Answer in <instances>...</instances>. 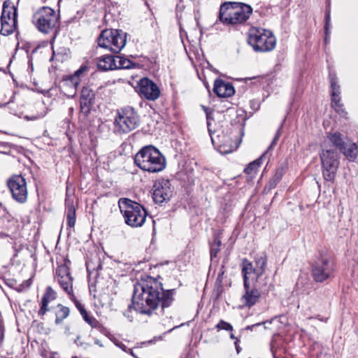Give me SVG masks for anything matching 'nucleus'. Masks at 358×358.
<instances>
[{"label":"nucleus","mask_w":358,"mask_h":358,"mask_svg":"<svg viewBox=\"0 0 358 358\" xmlns=\"http://www.w3.org/2000/svg\"><path fill=\"white\" fill-rule=\"evenodd\" d=\"M86 267L88 273H91V271L94 269V268L92 267L91 263L90 262H86Z\"/></svg>","instance_id":"obj_44"},{"label":"nucleus","mask_w":358,"mask_h":358,"mask_svg":"<svg viewBox=\"0 0 358 358\" xmlns=\"http://www.w3.org/2000/svg\"><path fill=\"white\" fill-rule=\"evenodd\" d=\"M136 90L141 97L147 100L155 101L160 96L159 87L148 78H143L137 83Z\"/></svg>","instance_id":"obj_18"},{"label":"nucleus","mask_w":358,"mask_h":358,"mask_svg":"<svg viewBox=\"0 0 358 358\" xmlns=\"http://www.w3.org/2000/svg\"><path fill=\"white\" fill-rule=\"evenodd\" d=\"M73 358H78V357H73Z\"/></svg>","instance_id":"obj_58"},{"label":"nucleus","mask_w":358,"mask_h":358,"mask_svg":"<svg viewBox=\"0 0 358 358\" xmlns=\"http://www.w3.org/2000/svg\"><path fill=\"white\" fill-rule=\"evenodd\" d=\"M7 186L13 199L20 203L27 200V186L25 178L22 175H13L7 180Z\"/></svg>","instance_id":"obj_16"},{"label":"nucleus","mask_w":358,"mask_h":358,"mask_svg":"<svg viewBox=\"0 0 358 358\" xmlns=\"http://www.w3.org/2000/svg\"><path fill=\"white\" fill-rule=\"evenodd\" d=\"M155 339H158V340H159V339H161V337H158V338L155 337Z\"/></svg>","instance_id":"obj_56"},{"label":"nucleus","mask_w":358,"mask_h":358,"mask_svg":"<svg viewBox=\"0 0 358 358\" xmlns=\"http://www.w3.org/2000/svg\"><path fill=\"white\" fill-rule=\"evenodd\" d=\"M127 34L120 29H105L101 31L97 42L101 48L113 53H119L126 45Z\"/></svg>","instance_id":"obj_9"},{"label":"nucleus","mask_w":358,"mask_h":358,"mask_svg":"<svg viewBox=\"0 0 358 358\" xmlns=\"http://www.w3.org/2000/svg\"><path fill=\"white\" fill-rule=\"evenodd\" d=\"M55 299V292L52 289L51 287H48L46 289V292L44 294L42 300L45 299L47 301L50 302Z\"/></svg>","instance_id":"obj_35"},{"label":"nucleus","mask_w":358,"mask_h":358,"mask_svg":"<svg viewBox=\"0 0 358 358\" xmlns=\"http://www.w3.org/2000/svg\"><path fill=\"white\" fill-rule=\"evenodd\" d=\"M247 41L254 51L257 52H270L276 45V39L273 33L262 28L250 29Z\"/></svg>","instance_id":"obj_4"},{"label":"nucleus","mask_w":358,"mask_h":358,"mask_svg":"<svg viewBox=\"0 0 358 358\" xmlns=\"http://www.w3.org/2000/svg\"><path fill=\"white\" fill-rule=\"evenodd\" d=\"M216 329L218 331L226 330L229 331H233V327L231 324L221 320L216 325Z\"/></svg>","instance_id":"obj_34"},{"label":"nucleus","mask_w":358,"mask_h":358,"mask_svg":"<svg viewBox=\"0 0 358 358\" xmlns=\"http://www.w3.org/2000/svg\"><path fill=\"white\" fill-rule=\"evenodd\" d=\"M50 302L47 301L45 299L41 300V306L38 311V315L40 316H43L45 314V313L48 310V306Z\"/></svg>","instance_id":"obj_37"},{"label":"nucleus","mask_w":358,"mask_h":358,"mask_svg":"<svg viewBox=\"0 0 358 358\" xmlns=\"http://www.w3.org/2000/svg\"><path fill=\"white\" fill-rule=\"evenodd\" d=\"M336 273L335 263L331 256L325 252H320L311 265V275L317 282H323L334 277Z\"/></svg>","instance_id":"obj_6"},{"label":"nucleus","mask_w":358,"mask_h":358,"mask_svg":"<svg viewBox=\"0 0 358 358\" xmlns=\"http://www.w3.org/2000/svg\"><path fill=\"white\" fill-rule=\"evenodd\" d=\"M173 194L171 182L168 179L157 180L152 187V199L156 203L162 204L170 200Z\"/></svg>","instance_id":"obj_17"},{"label":"nucleus","mask_w":358,"mask_h":358,"mask_svg":"<svg viewBox=\"0 0 358 358\" xmlns=\"http://www.w3.org/2000/svg\"><path fill=\"white\" fill-rule=\"evenodd\" d=\"M330 6L329 3L327 4V8L326 10L325 13V25H324V32H325V37L324 39V42L325 44H327L329 42L330 39V28H331V15H330Z\"/></svg>","instance_id":"obj_28"},{"label":"nucleus","mask_w":358,"mask_h":358,"mask_svg":"<svg viewBox=\"0 0 358 358\" xmlns=\"http://www.w3.org/2000/svg\"><path fill=\"white\" fill-rule=\"evenodd\" d=\"M285 173V169L283 167H279L275 170V172L273 177L270 179L269 182L266 185V188L268 190H271L276 187L278 183L282 179L283 175Z\"/></svg>","instance_id":"obj_26"},{"label":"nucleus","mask_w":358,"mask_h":358,"mask_svg":"<svg viewBox=\"0 0 358 358\" xmlns=\"http://www.w3.org/2000/svg\"><path fill=\"white\" fill-rule=\"evenodd\" d=\"M118 346L119 348H120L123 351L127 352V350L129 348H127V347L123 344V343H120V344H118Z\"/></svg>","instance_id":"obj_47"},{"label":"nucleus","mask_w":358,"mask_h":358,"mask_svg":"<svg viewBox=\"0 0 358 358\" xmlns=\"http://www.w3.org/2000/svg\"><path fill=\"white\" fill-rule=\"evenodd\" d=\"M95 96L94 91L90 86L83 87L80 98V112L85 117H87L90 113Z\"/></svg>","instance_id":"obj_20"},{"label":"nucleus","mask_w":358,"mask_h":358,"mask_svg":"<svg viewBox=\"0 0 358 358\" xmlns=\"http://www.w3.org/2000/svg\"><path fill=\"white\" fill-rule=\"evenodd\" d=\"M220 248H216V246H215V245H210V257L211 258H213V257H216L217 253L219 252L220 251Z\"/></svg>","instance_id":"obj_39"},{"label":"nucleus","mask_w":358,"mask_h":358,"mask_svg":"<svg viewBox=\"0 0 358 358\" xmlns=\"http://www.w3.org/2000/svg\"><path fill=\"white\" fill-rule=\"evenodd\" d=\"M34 23L39 31L48 34L59 26V15L51 8L43 6L34 14Z\"/></svg>","instance_id":"obj_10"},{"label":"nucleus","mask_w":358,"mask_h":358,"mask_svg":"<svg viewBox=\"0 0 358 358\" xmlns=\"http://www.w3.org/2000/svg\"><path fill=\"white\" fill-rule=\"evenodd\" d=\"M230 338L236 341L238 340L232 333L230 334Z\"/></svg>","instance_id":"obj_49"},{"label":"nucleus","mask_w":358,"mask_h":358,"mask_svg":"<svg viewBox=\"0 0 358 358\" xmlns=\"http://www.w3.org/2000/svg\"><path fill=\"white\" fill-rule=\"evenodd\" d=\"M203 108L206 114L208 131L213 145L217 148L220 153L228 154L232 152L234 150L232 138L229 135L220 134L218 131L213 130L211 121L213 120V118L211 116L212 113L209 112L206 107L203 106Z\"/></svg>","instance_id":"obj_12"},{"label":"nucleus","mask_w":358,"mask_h":358,"mask_svg":"<svg viewBox=\"0 0 358 358\" xmlns=\"http://www.w3.org/2000/svg\"><path fill=\"white\" fill-rule=\"evenodd\" d=\"M214 93L219 97H230L235 93V90L231 83L217 79L214 83Z\"/></svg>","instance_id":"obj_22"},{"label":"nucleus","mask_w":358,"mask_h":358,"mask_svg":"<svg viewBox=\"0 0 358 358\" xmlns=\"http://www.w3.org/2000/svg\"><path fill=\"white\" fill-rule=\"evenodd\" d=\"M42 117H43L42 115H31V116L25 115L24 118L28 121H29V120L33 121V120H36Z\"/></svg>","instance_id":"obj_40"},{"label":"nucleus","mask_w":358,"mask_h":358,"mask_svg":"<svg viewBox=\"0 0 358 358\" xmlns=\"http://www.w3.org/2000/svg\"><path fill=\"white\" fill-rule=\"evenodd\" d=\"M177 327H173V329H170V330L169 331V332L172 331V330H173V329H176V328H177Z\"/></svg>","instance_id":"obj_54"},{"label":"nucleus","mask_w":358,"mask_h":358,"mask_svg":"<svg viewBox=\"0 0 358 358\" xmlns=\"http://www.w3.org/2000/svg\"><path fill=\"white\" fill-rule=\"evenodd\" d=\"M281 351L282 349H278L277 347H275V343L274 342L271 343V352L273 358H282L280 353H279Z\"/></svg>","instance_id":"obj_36"},{"label":"nucleus","mask_w":358,"mask_h":358,"mask_svg":"<svg viewBox=\"0 0 358 358\" xmlns=\"http://www.w3.org/2000/svg\"><path fill=\"white\" fill-rule=\"evenodd\" d=\"M76 306L78 309L80 310L81 315H83V311H86L83 305L80 303L76 302Z\"/></svg>","instance_id":"obj_43"},{"label":"nucleus","mask_w":358,"mask_h":358,"mask_svg":"<svg viewBox=\"0 0 358 358\" xmlns=\"http://www.w3.org/2000/svg\"><path fill=\"white\" fill-rule=\"evenodd\" d=\"M12 99H13V97H11V99L10 100V101L8 103H10V101H13Z\"/></svg>","instance_id":"obj_57"},{"label":"nucleus","mask_w":358,"mask_h":358,"mask_svg":"<svg viewBox=\"0 0 358 358\" xmlns=\"http://www.w3.org/2000/svg\"><path fill=\"white\" fill-rule=\"evenodd\" d=\"M97 268H98V269L101 268V265L100 264H99V265H98V267H97Z\"/></svg>","instance_id":"obj_55"},{"label":"nucleus","mask_w":358,"mask_h":358,"mask_svg":"<svg viewBox=\"0 0 358 358\" xmlns=\"http://www.w3.org/2000/svg\"><path fill=\"white\" fill-rule=\"evenodd\" d=\"M306 302L308 309L319 308L322 306V298L318 294L315 293L307 297Z\"/></svg>","instance_id":"obj_30"},{"label":"nucleus","mask_w":358,"mask_h":358,"mask_svg":"<svg viewBox=\"0 0 358 358\" xmlns=\"http://www.w3.org/2000/svg\"><path fill=\"white\" fill-rule=\"evenodd\" d=\"M340 151L350 162L355 161L358 154L357 145L348 140H347V143L341 148Z\"/></svg>","instance_id":"obj_24"},{"label":"nucleus","mask_w":358,"mask_h":358,"mask_svg":"<svg viewBox=\"0 0 358 358\" xmlns=\"http://www.w3.org/2000/svg\"><path fill=\"white\" fill-rule=\"evenodd\" d=\"M140 118L134 108L127 106L118 111L114 120V132L127 134L137 128Z\"/></svg>","instance_id":"obj_8"},{"label":"nucleus","mask_w":358,"mask_h":358,"mask_svg":"<svg viewBox=\"0 0 358 358\" xmlns=\"http://www.w3.org/2000/svg\"><path fill=\"white\" fill-rule=\"evenodd\" d=\"M97 67L101 71L117 69L115 56L103 55L98 59Z\"/></svg>","instance_id":"obj_23"},{"label":"nucleus","mask_w":358,"mask_h":358,"mask_svg":"<svg viewBox=\"0 0 358 358\" xmlns=\"http://www.w3.org/2000/svg\"><path fill=\"white\" fill-rule=\"evenodd\" d=\"M134 164L143 171L155 173L166 168V161L157 148L150 145L143 147L135 155Z\"/></svg>","instance_id":"obj_2"},{"label":"nucleus","mask_w":358,"mask_h":358,"mask_svg":"<svg viewBox=\"0 0 358 358\" xmlns=\"http://www.w3.org/2000/svg\"><path fill=\"white\" fill-rule=\"evenodd\" d=\"M127 352L131 355L133 357H136L135 355L133 352V350L131 349H128Z\"/></svg>","instance_id":"obj_48"},{"label":"nucleus","mask_w":358,"mask_h":358,"mask_svg":"<svg viewBox=\"0 0 358 358\" xmlns=\"http://www.w3.org/2000/svg\"><path fill=\"white\" fill-rule=\"evenodd\" d=\"M267 151H266L260 157L257 159L256 160L253 161L252 162L250 163L248 166L245 169L244 171L248 175H254L257 173L258 169L259 168L262 159L267 154Z\"/></svg>","instance_id":"obj_27"},{"label":"nucleus","mask_w":358,"mask_h":358,"mask_svg":"<svg viewBox=\"0 0 358 358\" xmlns=\"http://www.w3.org/2000/svg\"><path fill=\"white\" fill-rule=\"evenodd\" d=\"M58 307L59 308V309L56 313V324L61 323L64 319H66L69 315L70 313V310L68 307L64 306L61 304H59Z\"/></svg>","instance_id":"obj_32"},{"label":"nucleus","mask_w":358,"mask_h":358,"mask_svg":"<svg viewBox=\"0 0 358 358\" xmlns=\"http://www.w3.org/2000/svg\"><path fill=\"white\" fill-rule=\"evenodd\" d=\"M153 343V341H152V340H150V341H147V342H145L144 343L151 344V343Z\"/></svg>","instance_id":"obj_51"},{"label":"nucleus","mask_w":358,"mask_h":358,"mask_svg":"<svg viewBox=\"0 0 358 358\" xmlns=\"http://www.w3.org/2000/svg\"><path fill=\"white\" fill-rule=\"evenodd\" d=\"M79 339H80V336H77V338H76V339L75 341V343H76L77 345H79V343H78Z\"/></svg>","instance_id":"obj_50"},{"label":"nucleus","mask_w":358,"mask_h":358,"mask_svg":"<svg viewBox=\"0 0 358 358\" xmlns=\"http://www.w3.org/2000/svg\"><path fill=\"white\" fill-rule=\"evenodd\" d=\"M17 12L15 6L11 5L8 1H5L1 16V34L8 36L11 34L17 27Z\"/></svg>","instance_id":"obj_14"},{"label":"nucleus","mask_w":358,"mask_h":358,"mask_svg":"<svg viewBox=\"0 0 358 358\" xmlns=\"http://www.w3.org/2000/svg\"><path fill=\"white\" fill-rule=\"evenodd\" d=\"M255 267L253 266L251 262L247 259H243L241 263V273L243 277L247 275L252 281H261L262 276L266 270L267 264V257L265 255H262L255 257Z\"/></svg>","instance_id":"obj_13"},{"label":"nucleus","mask_w":358,"mask_h":358,"mask_svg":"<svg viewBox=\"0 0 358 358\" xmlns=\"http://www.w3.org/2000/svg\"><path fill=\"white\" fill-rule=\"evenodd\" d=\"M262 324H264V322H262V323H257V324H255L251 325V326H248V327H246V329L252 330V329H253L255 327L260 326V325H262Z\"/></svg>","instance_id":"obj_46"},{"label":"nucleus","mask_w":358,"mask_h":358,"mask_svg":"<svg viewBox=\"0 0 358 358\" xmlns=\"http://www.w3.org/2000/svg\"><path fill=\"white\" fill-rule=\"evenodd\" d=\"M115 62L117 69H128L133 68L135 65L130 59L121 56H115Z\"/></svg>","instance_id":"obj_31"},{"label":"nucleus","mask_w":358,"mask_h":358,"mask_svg":"<svg viewBox=\"0 0 358 358\" xmlns=\"http://www.w3.org/2000/svg\"><path fill=\"white\" fill-rule=\"evenodd\" d=\"M281 129H282V124L280 125V127L278 128V129L277 130L275 134V136L270 145V146L268 147V150L271 149L273 146H275L280 138V136L281 134Z\"/></svg>","instance_id":"obj_38"},{"label":"nucleus","mask_w":358,"mask_h":358,"mask_svg":"<svg viewBox=\"0 0 358 358\" xmlns=\"http://www.w3.org/2000/svg\"><path fill=\"white\" fill-rule=\"evenodd\" d=\"M95 343L97 344V345H99L100 346H101V345L100 344V342H99L97 341L95 342Z\"/></svg>","instance_id":"obj_53"},{"label":"nucleus","mask_w":358,"mask_h":358,"mask_svg":"<svg viewBox=\"0 0 358 358\" xmlns=\"http://www.w3.org/2000/svg\"><path fill=\"white\" fill-rule=\"evenodd\" d=\"M326 143L325 141L322 145V152L320 154L322 176L326 181L334 182L339 166L338 155L335 150L327 148Z\"/></svg>","instance_id":"obj_11"},{"label":"nucleus","mask_w":358,"mask_h":358,"mask_svg":"<svg viewBox=\"0 0 358 358\" xmlns=\"http://www.w3.org/2000/svg\"><path fill=\"white\" fill-rule=\"evenodd\" d=\"M119 208L127 225L140 227L145 223L147 211L138 203L123 198L119 201Z\"/></svg>","instance_id":"obj_5"},{"label":"nucleus","mask_w":358,"mask_h":358,"mask_svg":"<svg viewBox=\"0 0 358 358\" xmlns=\"http://www.w3.org/2000/svg\"><path fill=\"white\" fill-rule=\"evenodd\" d=\"M212 245H215V246H216V248H220V247L221 245V241H220V239L219 238L218 236H215L214 238V241H213V243Z\"/></svg>","instance_id":"obj_42"},{"label":"nucleus","mask_w":358,"mask_h":358,"mask_svg":"<svg viewBox=\"0 0 358 358\" xmlns=\"http://www.w3.org/2000/svg\"><path fill=\"white\" fill-rule=\"evenodd\" d=\"M82 317L92 327H96L98 326V321L94 317L90 316L87 311H83Z\"/></svg>","instance_id":"obj_33"},{"label":"nucleus","mask_w":358,"mask_h":358,"mask_svg":"<svg viewBox=\"0 0 358 358\" xmlns=\"http://www.w3.org/2000/svg\"><path fill=\"white\" fill-rule=\"evenodd\" d=\"M329 78L331 83V106L341 117H346L347 112L341 103V87L338 84L337 78L336 75L332 73H329Z\"/></svg>","instance_id":"obj_19"},{"label":"nucleus","mask_w":358,"mask_h":358,"mask_svg":"<svg viewBox=\"0 0 358 358\" xmlns=\"http://www.w3.org/2000/svg\"><path fill=\"white\" fill-rule=\"evenodd\" d=\"M238 342H239V341H238V340H236V341H235V342H234V345H235V347H236V350L237 353H239V352H240V351H241V347H240V346H239V345H238Z\"/></svg>","instance_id":"obj_45"},{"label":"nucleus","mask_w":358,"mask_h":358,"mask_svg":"<svg viewBox=\"0 0 358 358\" xmlns=\"http://www.w3.org/2000/svg\"><path fill=\"white\" fill-rule=\"evenodd\" d=\"M66 220L69 227H73L76 224V208L73 203L66 202Z\"/></svg>","instance_id":"obj_29"},{"label":"nucleus","mask_w":358,"mask_h":358,"mask_svg":"<svg viewBox=\"0 0 358 358\" xmlns=\"http://www.w3.org/2000/svg\"><path fill=\"white\" fill-rule=\"evenodd\" d=\"M243 278L244 294L241 301L245 306L252 307L259 300L262 294L268 293L271 287V284L262 282L259 280L252 281L247 275Z\"/></svg>","instance_id":"obj_7"},{"label":"nucleus","mask_w":358,"mask_h":358,"mask_svg":"<svg viewBox=\"0 0 358 358\" xmlns=\"http://www.w3.org/2000/svg\"><path fill=\"white\" fill-rule=\"evenodd\" d=\"M8 103H5L3 104H0V107L6 106Z\"/></svg>","instance_id":"obj_52"},{"label":"nucleus","mask_w":358,"mask_h":358,"mask_svg":"<svg viewBox=\"0 0 358 358\" xmlns=\"http://www.w3.org/2000/svg\"><path fill=\"white\" fill-rule=\"evenodd\" d=\"M252 13L250 6L240 2H227L220 8L219 19L224 24L244 23Z\"/></svg>","instance_id":"obj_3"},{"label":"nucleus","mask_w":358,"mask_h":358,"mask_svg":"<svg viewBox=\"0 0 358 358\" xmlns=\"http://www.w3.org/2000/svg\"><path fill=\"white\" fill-rule=\"evenodd\" d=\"M4 331L5 328L2 324V322H0V342L3 341V336H4Z\"/></svg>","instance_id":"obj_41"},{"label":"nucleus","mask_w":358,"mask_h":358,"mask_svg":"<svg viewBox=\"0 0 358 358\" xmlns=\"http://www.w3.org/2000/svg\"><path fill=\"white\" fill-rule=\"evenodd\" d=\"M71 261L64 259V262L56 269L55 279L58 282L60 287L72 299L74 296L73 290V278L71 275Z\"/></svg>","instance_id":"obj_15"},{"label":"nucleus","mask_w":358,"mask_h":358,"mask_svg":"<svg viewBox=\"0 0 358 358\" xmlns=\"http://www.w3.org/2000/svg\"><path fill=\"white\" fill-rule=\"evenodd\" d=\"M175 291L174 289L164 290L161 282L147 276L134 285L132 305L141 314L151 315L159 305L163 312L172 304Z\"/></svg>","instance_id":"obj_1"},{"label":"nucleus","mask_w":358,"mask_h":358,"mask_svg":"<svg viewBox=\"0 0 358 358\" xmlns=\"http://www.w3.org/2000/svg\"><path fill=\"white\" fill-rule=\"evenodd\" d=\"M249 358H251V357H249Z\"/></svg>","instance_id":"obj_59"},{"label":"nucleus","mask_w":358,"mask_h":358,"mask_svg":"<svg viewBox=\"0 0 358 358\" xmlns=\"http://www.w3.org/2000/svg\"><path fill=\"white\" fill-rule=\"evenodd\" d=\"M86 66H81L73 75H70L64 80V85L72 89V94L69 96L73 97L76 94V89L80 84V78L87 71Z\"/></svg>","instance_id":"obj_21"},{"label":"nucleus","mask_w":358,"mask_h":358,"mask_svg":"<svg viewBox=\"0 0 358 358\" xmlns=\"http://www.w3.org/2000/svg\"><path fill=\"white\" fill-rule=\"evenodd\" d=\"M327 140L331 143L334 146L339 149V150L347 143V140L345 141L344 136L338 132L328 133Z\"/></svg>","instance_id":"obj_25"}]
</instances>
